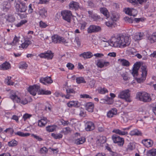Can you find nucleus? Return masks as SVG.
<instances>
[{"mask_svg":"<svg viewBox=\"0 0 156 156\" xmlns=\"http://www.w3.org/2000/svg\"><path fill=\"white\" fill-rule=\"evenodd\" d=\"M40 81L44 85H46L47 83L51 84L53 82V80L50 77L41 78L40 79Z\"/></svg>","mask_w":156,"mask_h":156,"instance_id":"nucleus-19","label":"nucleus"},{"mask_svg":"<svg viewBox=\"0 0 156 156\" xmlns=\"http://www.w3.org/2000/svg\"><path fill=\"white\" fill-rule=\"evenodd\" d=\"M94 104L92 102H89L86 105V109L87 110L90 112H93L94 108Z\"/></svg>","mask_w":156,"mask_h":156,"instance_id":"nucleus-25","label":"nucleus"},{"mask_svg":"<svg viewBox=\"0 0 156 156\" xmlns=\"http://www.w3.org/2000/svg\"><path fill=\"white\" fill-rule=\"evenodd\" d=\"M101 30V28L100 27L98 26L92 25L90 26L88 28L87 32L89 33H91L93 32H98Z\"/></svg>","mask_w":156,"mask_h":156,"instance_id":"nucleus-17","label":"nucleus"},{"mask_svg":"<svg viewBox=\"0 0 156 156\" xmlns=\"http://www.w3.org/2000/svg\"><path fill=\"white\" fill-rule=\"evenodd\" d=\"M113 142L115 143H118V145L122 146L124 144V140L120 136L115 135L113 136L112 137Z\"/></svg>","mask_w":156,"mask_h":156,"instance_id":"nucleus-12","label":"nucleus"},{"mask_svg":"<svg viewBox=\"0 0 156 156\" xmlns=\"http://www.w3.org/2000/svg\"><path fill=\"white\" fill-rule=\"evenodd\" d=\"M32 136L34 138L36 139L37 140L41 141L43 140V139L42 138L40 137L39 136H38L37 135H34V134H32Z\"/></svg>","mask_w":156,"mask_h":156,"instance_id":"nucleus-54","label":"nucleus"},{"mask_svg":"<svg viewBox=\"0 0 156 156\" xmlns=\"http://www.w3.org/2000/svg\"><path fill=\"white\" fill-rule=\"evenodd\" d=\"M67 106L70 108L73 107H78L80 106V104L77 101H71L67 104Z\"/></svg>","mask_w":156,"mask_h":156,"instance_id":"nucleus-21","label":"nucleus"},{"mask_svg":"<svg viewBox=\"0 0 156 156\" xmlns=\"http://www.w3.org/2000/svg\"><path fill=\"white\" fill-rule=\"evenodd\" d=\"M32 115L28 114H25L23 116V118L24 121H25L27 119L30 118Z\"/></svg>","mask_w":156,"mask_h":156,"instance_id":"nucleus-62","label":"nucleus"},{"mask_svg":"<svg viewBox=\"0 0 156 156\" xmlns=\"http://www.w3.org/2000/svg\"><path fill=\"white\" fill-rule=\"evenodd\" d=\"M66 66L69 69L71 70L73 69L74 67V65L70 63H68L66 65Z\"/></svg>","mask_w":156,"mask_h":156,"instance_id":"nucleus-55","label":"nucleus"},{"mask_svg":"<svg viewBox=\"0 0 156 156\" xmlns=\"http://www.w3.org/2000/svg\"><path fill=\"white\" fill-rule=\"evenodd\" d=\"M143 144L147 147H149L152 146L153 144L152 141L149 139H145L142 141Z\"/></svg>","mask_w":156,"mask_h":156,"instance_id":"nucleus-26","label":"nucleus"},{"mask_svg":"<svg viewBox=\"0 0 156 156\" xmlns=\"http://www.w3.org/2000/svg\"><path fill=\"white\" fill-rule=\"evenodd\" d=\"M144 36L143 33H136L134 36L133 38L135 40H140Z\"/></svg>","mask_w":156,"mask_h":156,"instance_id":"nucleus-32","label":"nucleus"},{"mask_svg":"<svg viewBox=\"0 0 156 156\" xmlns=\"http://www.w3.org/2000/svg\"><path fill=\"white\" fill-rule=\"evenodd\" d=\"M130 43L131 39L127 36L118 35L112 37L110 41L111 45L120 48H124L129 46Z\"/></svg>","mask_w":156,"mask_h":156,"instance_id":"nucleus-1","label":"nucleus"},{"mask_svg":"<svg viewBox=\"0 0 156 156\" xmlns=\"http://www.w3.org/2000/svg\"><path fill=\"white\" fill-rule=\"evenodd\" d=\"M110 64V62L106 60L100 59L98 60L96 65L98 67L101 68L104 67L108 66Z\"/></svg>","mask_w":156,"mask_h":156,"instance_id":"nucleus-13","label":"nucleus"},{"mask_svg":"<svg viewBox=\"0 0 156 156\" xmlns=\"http://www.w3.org/2000/svg\"><path fill=\"white\" fill-rule=\"evenodd\" d=\"M112 20L114 21H116L119 20V14L116 12H112L110 16Z\"/></svg>","mask_w":156,"mask_h":156,"instance_id":"nucleus-29","label":"nucleus"},{"mask_svg":"<svg viewBox=\"0 0 156 156\" xmlns=\"http://www.w3.org/2000/svg\"><path fill=\"white\" fill-rule=\"evenodd\" d=\"M14 6L16 11L18 12H26L27 8L25 3L20 2L19 3L16 1L14 2Z\"/></svg>","mask_w":156,"mask_h":156,"instance_id":"nucleus-6","label":"nucleus"},{"mask_svg":"<svg viewBox=\"0 0 156 156\" xmlns=\"http://www.w3.org/2000/svg\"><path fill=\"white\" fill-rule=\"evenodd\" d=\"M47 123V119L43 117L38 121V126L40 127H44Z\"/></svg>","mask_w":156,"mask_h":156,"instance_id":"nucleus-28","label":"nucleus"},{"mask_svg":"<svg viewBox=\"0 0 156 156\" xmlns=\"http://www.w3.org/2000/svg\"><path fill=\"white\" fill-rule=\"evenodd\" d=\"M15 20V17L12 15H9L7 17V20L9 22H12Z\"/></svg>","mask_w":156,"mask_h":156,"instance_id":"nucleus-46","label":"nucleus"},{"mask_svg":"<svg viewBox=\"0 0 156 156\" xmlns=\"http://www.w3.org/2000/svg\"><path fill=\"white\" fill-rule=\"evenodd\" d=\"M106 141V138L105 136H101L98 139L97 143H99L100 144H103L105 143Z\"/></svg>","mask_w":156,"mask_h":156,"instance_id":"nucleus-40","label":"nucleus"},{"mask_svg":"<svg viewBox=\"0 0 156 156\" xmlns=\"http://www.w3.org/2000/svg\"><path fill=\"white\" fill-rule=\"evenodd\" d=\"M117 112V110L115 108L112 109L107 113V116L108 118H112L116 115Z\"/></svg>","mask_w":156,"mask_h":156,"instance_id":"nucleus-22","label":"nucleus"},{"mask_svg":"<svg viewBox=\"0 0 156 156\" xmlns=\"http://www.w3.org/2000/svg\"><path fill=\"white\" fill-rule=\"evenodd\" d=\"M31 43V42L28 39H27L25 40L23 43H22V42L21 41L20 43V48H26Z\"/></svg>","mask_w":156,"mask_h":156,"instance_id":"nucleus-31","label":"nucleus"},{"mask_svg":"<svg viewBox=\"0 0 156 156\" xmlns=\"http://www.w3.org/2000/svg\"><path fill=\"white\" fill-rule=\"evenodd\" d=\"M39 88V86L38 85H34L33 86H30L28 88V91L30 94L35 96L36 95Z\"/></svg>","mask_w":156,"mask_h":156,"instance_id":"nucleus-16","label":"nucleus"},{"mask_svg":"<svg viewBox=\"0 0 156 156\" xmlns=\"http://www.w3.org/2000/svg\"><path fill=\"white\" fill-rule=\"evenodd\" d=\"M27 65L25 62H23L19 65V68L22 69H25L27 68Z\"/></svg>","mask_w":156,"mask_h":156,"instance_id":"nucleus-51","label":"nucleus"},{"mask_svg":"<svg viewBox=\"0 0 156 156\" xmlns=\"http://www.w3.org/2000/svg\"><path fill=\"white\" fill-rule=\"evenodd\" d=\"M141 69L142 72L141 77L136 78V80L138 83L143 82L146 79L147 74V71L146 67L145 66H142Z\"/></svg>","mask_w":156,"mask_h":156,"instance_id":"nucleus-8","label":"nucleus"},{"mask_svg":"<svg viewBox=\"0 0 156 156\" xmlns=\"http://www.w3.org/2000/svg\"><path fill=\"white\" fill-rule=\"evenodd\" d=\"M38 93L39 94L43 95H50L51 94V92L49 90L41 89L38 91Z\"/></svg>","mask_w":156,"mask_h":156,"instance_id":"nucleus-38","label":"nucleus"},{"mask_svg":"<svg viewBox=\"0 0 156 156\" xmlns=\"http://www.w3.org/2000/svg\"><path fill=\"white\" fill-rule=\"evenodd\" d=\"M124 11L126 14L130 16H135L137 13V10L133 8H126L124 9Z\"/></svg>","mask_w":156,"mask_h":156,"instance_id":"nucleus-14","label":"nucleus"},{"mask_svg":"<svg viewBox=\"0 0 156 156\" xmlns=\"http://www.w3.org/2000/svg\"><path fill=\"white\" fill-rule=\"evenodd\" d=\"M61 14L63 19L67 21L68 23L71 22L72 16L71 12L69 10H64L62 12Z\"/></svg>","mask_w":156,"mask_h":156,"instance_id":"nucleus-9","label":"nucleus"},{"mask_svg":"<svg viewBox=\"0 0 156 156\" xmlns=\"http://www.w3.org/2000/svg\"><path fill=\"white\" fill-rule=\"evenodd\" d=\"M39 26L41 28H45L48 26V25L46 23L42 21H41L39 23Z\"/></svg>","mask_w":156,"mask_h":156,"instance_id":"nucleus-52","label":"nucleus"},{"mask_svg":"<svg viewBox=\"0 0 156 156\" xmlns=\"http://www.w3.org/2000/svg\"><path fill=\"white\" fill-rule=\"evenodd\" d=\"M85 140L84 137H81L75 140L74 143L77 145L82 144L84 143Z\"/></svg>","mask_w":156,"mask_h":156,"instance_id":"nucleus-39","label":"nucleus"},{"mask_svg":"<svg viewBox=\"0 0 156 156\" xmlns=\"http://www.w3.org/2000/svg\"><path fill=\"white\" fill-rule=\"evenodd\" d=\"M126 21H127L129 23H132L133 22V20L131 17L129 18L128 17H126L124 18Z\"/></svg>","mask_w":156,"mask_h":156,"instance_id":"nucleus-61","label":"nucleus"},{"mask_svg":"<svg viewBox=\"0 0 156 156\" xmlns=\"http://www.w3.org/2000/svg\"><path fill=\"white\" fill-rule=\"evenodd\" d=\"M9 3H8L7 2H4V5H5V7L6 9H9L11 6V5L10 4V3L11 2H12L14 1V0H8Z\"/></svg>","mask_w":156,"mask_h":156,"instance_id":"nucleus-47","label":"nucleus"},{"mask_svg":"<svg viewBox=\"0 0 156 156\" xmlns=\"http://www.w3.org/2000/svg\"><path fill=\"white\" fill-rule=\"evenodd\" d=\"M98 92L101 94H104L108 92V90L105 88H100L98 89Z\"/></svg>","mask_w":156,"mask_h":156,"instance_id":"nucleus-44","label":"nucleus"},{"mask_svg":"<svg viewBox=\"0 0 156 156\" xmlns=\"http://www.w3.org/2000/svg\"><path fill=\"white\" fill-rule=\"evenodd\" d=\"M4 132L6 133L8 132L10 134L12 135L14 131L13 129L12 128H9L6 129L5 130H4Z\"/></svg>","mask_w":156,"mask_h":156,"instance_id":"nucleus-53","label":"nucleus"},{"mask_svg":"<svg viewBox=\"0 0 156 156\" xmlns=\"http://www.w3.org/2000/svg\"><path fill=\"white\" fill-rule=\"evenodd\" d=\"M56 127V126L54 125L49 126L46 127V129L47 131L52 132L55 130Z\"/></svg>","mask_w":156,"mask_h":156,"instance_id":"nucleus-41","label":"nucleus"},{"mask_svg":"<svg viewBox=\"0 0 156 156\" xmlns=\"http://www.w3.org/2000/svg\"><path fill=\"white\" fill-rule=\"evenodd\" d=\"M85 129L87 131H90L94 129V126L93 122H87L86 124Z\"/></svg>","mask_w":156,"mask_h":156,"instance_id":"nucleus-20","label":"nucleus"},{"mask_svg":"<svg viewBox=\"0 0 156 156\" xmlns=\"http://www.w3.org/2000/svg\"><path fill=\"white\" fill-rule=\"evenodd\" d=\"M16 135H18L22 137H25L29 136L30 134L29 133H24L20 131H18L15 133Z\"/></svg>","mask_w":156,"mask_h":156,"instance_id":"nucleus-43","label":"nucleus"},{"mask_svg":"<svg viewBox=\"0 0 156 156\" xmlns=\"http://www.w3.org/2000/svg\"><path fill=\"white\" fill-rule=\"evenodd\" d=\"M88 13L89 14V17L94 21H97L100 19L99 16L96 14H94L92 11H88Z\"/></svg>","mask_w":156,"mask_h":156,"instance_id":"nucleus-27","label":"nucleus"},{"mask_svg":"<svg viewBox=\"0 0 156 156\" xmlns=\"http://www.w3.org/2000/svg\"><path fill=\"white\" fill-rule=\"evenodd\" d=\"M21 42V41H19V38L16 36H15L12 43L9 44L7 43V44H5V48L6 50L9 51L12 48V46H16L17 48H20V45Z\"/></svg>","mask_w":156,"mask_h":156,"instance_id":"nucleus-4","label":"nucleus"},{"mask_svg":"<svg viewBox=\"0 0 156 156\" xmlns=\"http://www.w3.org/2000/svg\"><path fill=\"white\" fill-rule=\"evenodd\" d=\"M69 6L70 9H76L79 8V3L77 2L72 1L69 4Z\"/></svg>","mask_w":156,"mask_h":156,"instance_id":"nucleus-33","label":"nucleus"},{"mask_svg":"<svg viewBox=\"0 0 156 156\" xmlns=\"http://www.w3.org/2000/svg\"><path fill=\"white\" fill-rule=\"evenodd\" d=\"M27 21L25 20H21L20 22L18 23L16 25V26L17 27H21L23 25L26 23Z\"/></svg>","mask_w":156,"mask_h":156,"instance_id":"nucleus-49","label":"nucleus"},{"mask_svg":"<svg viewBox=\"0 0 156 156\" xmlns=\"http://www.w3.org/2000/svg\"><path fill=\"white\" fill-rule=\"evenodd\" d=\"M122 118L125 122H127L128 120V115L127 114H126L123 115Z\"/></svg>","mask_w":156,"mask_h":156,"instance_id":"nucleus-56","label":"nucleus"},{"mask_svg":"<svg viewBox=\"0 0 156 156\" xmlns=\"http://www.w3.org/2000/svg\"><path fill=\"white\" fill-rule=\"evenodd\" d=\"M51 135L55 139H60L62 137V135L61 133H52Z\"/></svg>","mask_w":156,"mask_h":156,"instance_id":"nucleus-45","label":"nucleus"},{"mask_svg":"<svg viewBox=\"0 0 156 156\" xmlns=\"http://www.w3.org/2000/svg\"><path fill=\"white\" fill-rule=\"evenodd\" d=\"M52 42L54 43H67L68 42L63 37L57 35H55L52 37Z\"/></svg>","mask_w":156,"mask_h":156,"instance_id":"nucleus-7","label":"nucleus"},{"mask_svg":"<svg viewBox=\"0 0 156 156\" xmlns=\"http://www.w3.org/2000/svg\"><path fill=\"white\" fill-rule=\"evenodd\" d=\"M10 68V64L8 62H5L0 65V69L6 70L9 69Z\"/></svg>","mask_w":156,"mask_h":156,"instance_id":"nucleus-24","label":"nucleus"},{"mask_svg":"<svg viewBox=\"0 0 156 156\" xmlns=\"http://www.w3.org/2000/svg\"><path fill=\"white\" fill-rule=\"evenodd\" d=\"M127 1L131 3L133 5H138L136 0H127Z\"/></svg>","mask_w":156,"mask_h":156,"instance_id":"nucleus-60","label":"nucleus"},{"mask_svg":"<svg viewBox=\"0 0 156 156\" xmlns=\"http://www.w3.org/2000/svg\"><path fill=\"white\" fill-rule=\"evenodd\" d=\"M11 77L10 76H8L7 79H6V83L8 85H13L14 83L12 82L11 80Z\"/></svg>","mask_w":156,"mask_h":156,"instance_id":"nucleus-50","label":"nucleus"},{"mask_svg":"<svg viewBox=\"0 0 156 156\" xmlns=\"http://www.w3.org/2000/svg\"><path fill=\"white\" fill-rule=\"evenodd\" d=\"M118 61L119 63L122 66H127L129 65V62L128 61L124 59H119Z\"/></svg>","mask_w":156,"mask_h":156,"instance_id":"nucleus-34","label":"nucleus"},{"mask_svg":"<svg viewBox=\"0 0 156 156\" xmlns=\"http://www.w3.org/2000/svg\"><path fill=\"white\" fill-rule=\"evenodd\" d=\"M151 39L153 42H156V32L153 34Z\"/></svg>","mask_w":156,"mask_h":156,"instance_id":"nucleus-64","label":"nucleus"},{"mask_svg":"<svg viewBox=\"0 0 156 156\" xmlns=\"http://www.w3.org/2000/svg\"><path fill=\"white\" fill-rule=\"evenodd\" d=\"M136 98L140 101L144 102H150L152 100L150 94L145 92L137 93Z\"/></svg>","mask_w":156,"mask_h":156,"instance_id":"nucleus-2","label":"nucleus"},{"mask_svg":"<svg viewBox=\"0 0 156 156\" xmlns=\"http://www.w3.org/2000/svg\"><path fill=\"white\" fill-rule=\"evenodd\" d=\"M66 95H62V97H65L67 99H69L73 97V95L75 94L76 93V91L73 89L69 88L68 87L66 88Z\"/></svg>","mask_w":156,"mask_h":156,"instance_id":"nucleus-10","label":"nucleus"},{"mask_svg":"<svg viewBox=\"0 0 156 156\" xmlns=\"http://www.w3.org/2000/svg\"><path fill=\"white\" fill-rule=\"evenodd\" d=\"M130 127L125 128H122V130L115 129L113 130V132L120 135H127L128 133L126 130H128L130 129Z\"/></svg>","mask_w":156,"mask_h":156,"instance_id":"nucleus-15","label":"nucleus"},{"mask_svg":"<svg viewBox=\"0 0 156 156\" xmlns=\"http://www.w3.org/2000/svg\"><path fill=\"white\" fill-rule=\"evenodd\" d=\"M100 10L101 12L106 17V18L109 17V12L106 8H100Z\"/></svg>","mask_w":156,"mask_h":156,"instance_id":"nucleus-35","label":"nucleus"},{"mask_svg":"<svg viewBox=\"0 0 156 156\" xmlns=\"http://www.w3.org/2000/svg\"><path fill=\"white\" fill-rule=\"evenodd\" d=\"M130 91L129 89L123 90L120 92L118 95V97L124 99L127 102H130L131 101V100L130 98Z\"/></svg>","mask_w":156,"mask_h":156,"instance_id":"nucleus-5","label":"nucleus"},{"mask_svg":"<svg viewBox=\"0 0 156 156\" xmlns=\"http://www.w3.org/2000/svg\"><path fill=\"white\" fill-rule=\"evenodd\" d=\"M76 82L78 83H86L84 79L82 77H79L76 78Z\"/></svg>","mask_w":156,"mask_h":156,"instance_id":"nucleus-48","label":"nucleus"},{"mask_svg":"<svg viewBox=\"0 0 156 156\" xmlns=\"http://www.w3.org/2000/svg\"><path fill=\"white\" fill-rule=\"evenodd\" d=\"M27 14L26 13H18V15L20 17L21 19H23L27 17Z\"/></svg>","mask_w":156,"mask_h":156,"instance_id":"nucleus-57","label":"nucleus"},{"mask_svg":"<svg viewBox=\"0 0 156 156\" xmlns=\"http://www.w3.org/2000/svg\"><path fill=\"white\" fill-rule=\"evenodd\" d=\"M107 97V99L106 100L104 99H101L100 100V103H107L108 100H109L110 99V98L108 97V96H106Z\"/></svg>","mask_w":156,"mask_h":156,"instance_id":"nucleus-59","label":"nucleus"},{"mask_svg":"<svg viewBox=\"0 0 156 156\" xmlns=\"http://www.w3.org/2000/svg\"><path fill=\"white\" fill-rule=\"evenodd\" d=\"M63 131L65 134H66L70 132V129L69 127H66L63 129Z\"/></svg>","mask_w":156,"mask_h":156,"instance_id":"nucleus-58","label":"nucleus"},{"mask_svg":"<svg viewBox=\"0 0 156 156\" xmlns=\"http://www.w3.org/2000/svg\"><path fill=\"white\" fill-rule=\"evenodd\" d=\"M156 155V149H152L147 152V156H155Z\"/></svg>","mask_w":156,"mask_h":156,"instance_id":"nucleus-36","label":"nucleus"},{"mask_svg":"<svg viewBox=\"0 0 156 156\" xmlns=\"http://www.w3.org/2000/svg\"><path fill=\"white\" fill-rule=\"evenodd\" d=\"M10 98L13 101L20 103L21 105H25L28 103L27 100L26 98L20 99L16 94V93L13 90H11L10 94Z\"/></svg>","mask_w":156,"mask_h":156,"instance_id":"nucleus-3","label":"nucleus"},{"mask_svg":"<svg viewBox=\"0 0 156 156\" xmlns=\"http://www.w3.org/2000/svg\"><path fill=\"white\" fill-rule=\"evenodd\" d=\"M61 122L62 125L64 126H67L70 124L69 122L68 121H65L63 119H62Z\"/></svg>","mask_w":156,"mask_h":156,"instance_id":"nucleus-63","label":"nucleus"},{"mask_svg":"<svg viewBox=\"0 0 156 156\" xmlns=\"http://www.w3.org/2000/svg\"><path fill=\"white\" fill-rule=\"evenodd\" d=\"M17 142L15 140H12L8 142V145L10 147H12L16 146L17 144Z\"/></svg>","mask_w":156,"mask_h":156,"instance_id":"nucleus-42","label":"nucleus"},{"mask_svg":"<svg viewBox=\"0 0 156 156\" xmlns=\"http://www.w3.org/2000/svg\"><path fill=\"white\" fill-rule=\"evenodd\" d=\"M39 15L43 18H45L47 15V11L44 8L40 9L38 11Z\"/></svg>","mask_w":156,"mask_h":156,"instance_id":"nucleus-30","label":"nucleus"},{"mask_svg":"<svg viewBox=\"0 0 156 156\" xmlns=\"http://www.w3.org/2000/svg\"><path fill=\"white\" fill-rule=\"evenodd\" d=\"M38 56L41 58L51 59L54 56V54L51 51H48L44 53H40Z\"/></svg>","mask_w":156,"mask_h":156,"instance_id":"nucleus-11","label":"nucleus"},{"mask_svg":"<svg viewBox=\"0 0 156 156\" xmlns=\"http://www.w3.org/2000/svg\"><path fill=\"white\" fill-rule=\"evenodd\" d=\"M80 56H82L84 59L89 58L92 57L93 55L92 53L90 51L84 52L80 55Z\"/></svg>","mask_w":156,"mask_h":156,"instance_id":"nucleus-23","label":"nucleus"},{"mask_svg":"<svg viewBox=\"0 0 156 156\" xmlns=\"http://www.w3.org/2000/svg\"><path fill=\"white\" fill-rule=\"evenodd\" d=\"M129 134L131 136H139L141 135L142 134L137 129H135L131 131Z\"/></svg>","mask_w":156,"mask_h":156,"instance_id":"nucleus-37","label":"nucleus"},{"mask_svg":"<svg viewBox=\"0 0 156 156\" xmlns=\"http://www.w3.org/2000/svg\"><path fill=\"white\" fill-rule=\"evenodd\" d=\"M140 67V65L138 62H136L134 64L132 72V74L134 77L137 76L138 70Z\"/></svg>","mask_w":156,"mask_h":156,"instance_id":"nucleus-18","label":"nucleus"}]
</instances>
